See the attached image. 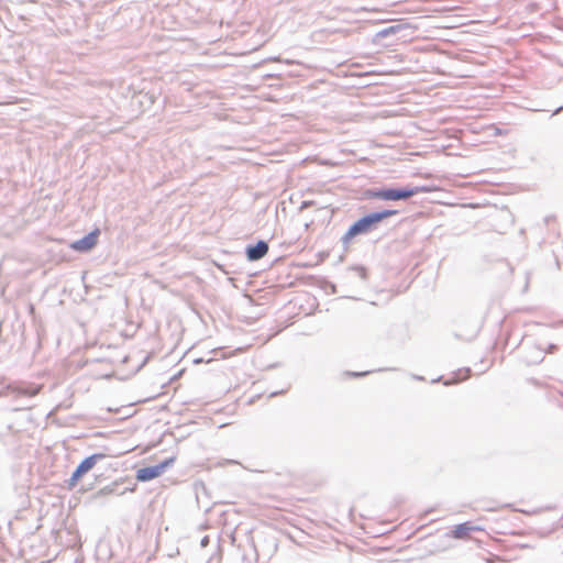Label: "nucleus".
Here are the masks:
<instances>
[{
	"label": "nucleus",
	"instance_id": "423d86ee",
	"mask_svg": "<svg viewBox=\"0 0 563 563\" xmlns=\"http://www.w3.org/2000/svg\"><path fill=\"white\" fill-rule=\"evenodd\" d=\"M269 250L268 242L265 240H257L256 243H250L245 246L244 253L249 262H256L262 260Z\"/></svg>",
	"mask_w": 563,
	"mask_h": 563
},
{
	"label": "nucleus",
	"instance_id": "2f4dec72",
	"mask_svg": "<svg viewBox=\"0 0 563 563\" xmlns=\"http://www.w3.org/2000/svg\"><path fill=\"white\" fill-rule=\"evenodd\" d=\"M561 323L563 324V320L561 321Z\"/></svg>",
	"mask_w": 563,
	"mask_h": 563
},
{
	"label": "nucleus",
	"instance_id": "0eeeda50",
	"mask_svg": "<svg viewBox=\"0 0 563 563\" xmlns=\"http://www.w3.org/2000/svg\"><path fill=\"white\" fill-rule=\"evenodd\" d=\"M41 390V386L38 385H16V383L14 384H10L8 386V391L10 395L14 396L15 398L16 397H34L35 395H37Z\"/></svg>",
	"mask_w": 563,
	"mask_h": 563
},
{
	"label": "nucleus",
	"instance_id": "aec40b11",
	"mask_svg": "<svg viewBox=\"0 0 563 563\" xmlns=\"http://www.w3.org/2000/svg\"><path fill=\"white\" fill-rule=\"evenodd\" d=\"M209 542H210V538H209V536H205V537L201 539L200 544H201V547H202V548H205V547H207V545L209 544Z\"/></svg>",
	"mask_w": 563,
	"mask_h": 563
},
{
	"label": "nucleus",
	"instance_id": "a211bd4d",
	"mask_svg": "<svg viewBox=\"0 0 563 563\" xmlns=\"http://www.w3.org/2000/svg\"><path fill=\"white\" fill-rule=\"evenodd\" d=\"M538 9H539V4H538V3H536V2H532V3H530V4L528 5V10H529L530 12H537V11H538Z\"/></svg>",
	"mask_w": 563,
	"mask_h": 563
},
{
	"label": "nucleus",
	"instance_id": "6e6552de",
	"mask_svg": "<svg viewBox=\"0 0 563 563\" xmlns=\"http://www.w3.org/2000/svg\"><path fill=\"white\" fill-rule=\"evenodd\" d=\"M483 528L473 525L471 521H465L454 526L451 530L450 536L454 539H465L474 531H482Z\"/></svg>",
	"mask_w": 563,
	"mask_h": 563
},
{
	"label": "nucleus",
	"instance_id": "6ab92c4d",
	"mask_svg": "<svg viewBox=\"0 0 563 563\" xmlns=\"http://www.w3.org/2000/svg\"><path fill=\"white\" fill-rule=\"evenodd\" d=\"M211 361H212V358H209V360H207V361H206V360H205V358H202V357H197V358H195V360L192 361V363H194V364H201V363H209V362H211Z\"/></svg>",
	"mask_w": 563,
	"mask_h": 563
},
{
	"label": "nucleus",
	"instance_id": "39448f33",
	"mask_svg": "<svg viewBox=\"0 0 563 563\" xmlns=\"http://www.w3.org/2000/svg\"><path fill=\"white\" fill-rule=\"evenodd\" d=\"M99 235L100 229L95 228L92 231L85 234L82 238L73 241L69 244V247L78 253H88L97 245Z\"/></svg>",
	"mask_w": 563,
	"mask_h": 563
},
{
	"label": "nucleus",
	"instance_id": "1a4fd4ad",
	"mask_svg": "<svg viewBox=\"0 0 563 563\" xmlns=\"http://www.w3.org/2000/svg\"><path fill=\"white\" fill-rule=\"evenodd\" d=\"M544 361V351L541 345L533 344L527 349L523 362L527 365H538Z\"/></svg>",
	"mask_w": 563,
	"mask_h": 563
},
{
	"label": "nucleus",
	"instance_id": "c85d7f7f",
	"mask_svg": "<svg viewBox=\"0 0 563 563\" xmlns=\"http://www.w3.org/2000/svg\"><path fill=\"white\" fill-rule=\"evenodd\" d=\"M214 560V556H211L207 563H213Z\"/></svg>",
	"mask_w": 563,
	"mask_h": 563
},
{
	"label": "nucleus",
	"instance_id": "412c9836",
	"mask_svg": "<svg viewBox=\"0 0 563 563\" xmlns=\"http://www.w3.org/2000/svg\"><path fill=\"white\" fill-rule=\"evenodd\" d=\"M552 220H554V216H548L544 218L545 224H549Z\"/></svg>",
	"mask_w": 563,
	"mask_h": 563
},
{
	"label": "nucleus",
	"instance_id": "b1692460",
	"mask_svg": "<svg viewBox=\"0 0 563 563\" xmlns=\"http://www.w3.org/2000/svg\"><path fill=\"white\" fill-rule=\"evenodd\" d=\"M562 110H563V107H562V106H561V107H559V108H556V109L554 110V112L552 113V115H555V114L560 113Z\"/></svg>",
	"mask_w": 563,
	"mask_h": 563
},
{
	"label": "nucleus",
	"instance_id": "9d476101",
	"mask_svg": "<svg viewBox=\"0 0 563 563\" xmlns=\"http://www.w3.org/2000/svg\"><path fill=\"white\" fill-rule=\"evenodd\" d=\"M162 474L159 467L155 464L139 468L135 473V478L141 483H145L157 478Z\"/></svg>",
	"mask_w": 563,
	"mask_h": 563
},
{
	"label": "nucleus",
	"instance_id": "cd10ccee",
	"mask_svg": "<svg viewBox=\"0 0 563 563\" xmlns=\"http://www.w3.org/2000/svg\"><path fill=\"white\" fill-rule=\"evenodd\" d=\"M196 497H197V499H199V488H198V485H196Z\"/></svg>",
	"mask_w": 563,
	"mask_h": 563
},
{
	"label": "nucleus",
	"instance_id": "5701e85b",
	"mask_svg": "<svg viewBox=\"0 0 563 563\" xmlns=\"http://www.w3.org/2000/svg\"><path fill=\"white\" fill-rule=\"evenodd\" d=\"M312 205V201H303L301 203V209L307 208L308 206Z\"/></svg>",
	"mask_w": 563,
	"mask_h": 563
},
{
	"label": "nucleus",
	"instance_id": "393cba45",
	"mask_svg": "<svg viewBox=\"0 0 563 563\" xmlns=\"http://www.w3.org/2000/svg\"><path fill=\"white\" fill-rule=\"evenodd\" d=\"M150 357H151V355L148 354V355L144 358V361L142 362V364H141V366H140V367H142L146 362H148Z\"/></svg>",
	"mask_w": 563,
	"mask_h": 563
},
{
	"label": "nucleus",
	"instance_id": "7ed1b4c3",
	"mask_svg": "<svg viewBox=\"0 0 563 563\" xmlns=\"http://www.w3.org/2000/svg\"><path fill=\"white\" fill-rule=\"evenodd\" d=\"M412 34V27L409 23L397 21L394 24L377 31L372 38V43L380 46H390L399 41H406Z\"/></svg>",
	"mask_w": 563,
	"mask_h": 563
},
{
	"label": "nucleus",
	"instance_id": "f8f14e48",
	"mask_svg": "<svg viewBox=\"0 0 563 563\" xmlns=\"http://www.w3.org/2000/svg\"><path fill=\"white\" fill-rule=\"evenodd\" d=\"M119 484L112 483L110 485L104 486L103 488L99 489L96 494L91 496L92 499H97L100 496H107V495H122L124 492H118Z\"/></svg>",
	"mask_w": 563,
	"mask_h": 563
},
{
	"label": "nucleus",
	"instance_id": "4be33fe9",
	"mask_svg": "<svg viewBox=\"0 0 563 563\" xmlns=\"http://www.w3.org/2000/svg\"><path fill=\"white\" fill-rule=\"evenodd\" d=\"M183 372H184V369L179 371L176 375H174V376L170 378V380L173 382V380L177 379V378L183 374Z\"/></svg>",
	"mask_w": 563,
	"mask_h": 563
},
{
	"label": "nucleus",
	"instance_id": "c756f323",
	"mask_svg": "<svg viewBox=\"0 0 563 563\" xmlns=\"http://www.w3.org/2000/svg\"><path fill=\"white\" fill-rule=\"evenodd\" d=\"M442 377H438L437 379H433L432 383L441 380Z\"/></svg>",
	"mask_w": 563,
	"mask_h": 563
},
{
	"label": "nucleus",
	"instance_id": "7c9ffc66",
	"mask_svg": "<svg viewBox=\"0 0 563 563\" xmlns=\"http://www.w3.org/2000/svg\"><path fill=\"white\" fill-rule=\"evenodd\" d=\"M275 366H277V365H276V364H271L268 367H269V368H273V367H275Z\"/></svg>",
	"mask_w": 563,
	"mask_h": 563
},
{
	"label": "nucleus",
	"instance_id": "f3484780",
	"mask_svg": "<svg viewBox=\"0 0 563 563\" xmlns=\"http://www.w3.org/2000/svg\"><path fill=\"white\" fill-rule=\"evenodd\" d=\"M143 98L146 99L148 104H153L155 102V96L153 93H144Z\"/></svg>",
	"mask_w": 563,
	"mask_h": 563
},
{
	"label": "nucleus",
	"instance_id": "20e7f679",
	"mask_svg": "<svg viewBox=\"0 0 563 563\" xmlns=\"http://www.w3.org/2000/svg\"><path fill=\"white\" fill-rule=\"evenodd\" d=\"M106 457L103 453H93L86 456L73 471L70 477L66 481L68 488H74L77 483L93 468V466Z\"/></svg>",
	"mask_w": 563,
	"mask_h": 563
},
{
	"label": "nucleus",
	"instance_id": "4468645a",
	"mask_svg": "<svg viewBox=\"0 0 563 563\" xmlns=\"http://www.w3.org/2000/svg\"><path fill=\"white\" fill-rule=\"evenodd\" d=\"M13 430L12 423H4L2 428L0 429V439H3L5 435H9L11 431Z\"/></svg>",
	"mask_w": 563,
	"mask_h": 563
},
{
	"label": "nucleus",
	"instance_id": "ddd939ff",
	"mask_svg": "<svg viewBox=\"0 0 563 563\" xmlns=\"http://www.w3.org/2000/svg\"><path fill=\"white\" fill-rule=\"evenodd\" d=\"M175 456H169L157 463V466L159 467L161 472L164 473L169 466H172L175 463Z\"/></svg>",
	"mask_w": 563,
	"mask_h": 563
},
{
	"label": "nucleus",
	"instance_id": "f03ea898",
	"mask_svg": "<svg viewBox=\"0 0 563 563\" xmlns=\"http://www.w3.org/2000/svg\"><path fill=\"white\" fill-rule=\"evenodd\" d=\"M435 186L430 185H421V186H413V185H404V186H396V185H386L380 187H372L367 188L364 192L365 197L367 199H376L380 201H408L410 198L422 192H431L435 190Z\"/></svg>",
	"mask_w": 563,
	"mask_h": 563
},
{
	"label": "nucleus",
	"instance_id": "9b49d317",
	"mask_svg": "<svg viewBox=\"0 0 563 563\" xmlns=\"http://www.w3.org/2000/svg\"><path fill=\"white\" fill-rule=\"evenodd\" d=\"M347 278H358L361 283L364 285L368 278V271L363 265H353L347 269Z\"/></svg>",
	"mask_w": 563,
	"mask_h": 563
},
{
	"label": "nucleus",
	"instance_id": "f257e3e1",
	"mask_svg": "<svg viewBox=\"0 0 563 563\" xmlns=\"http://www.w3.org/2000/svg\"><path fill=\"white\" fill-rule=\"evenodd\" d=\"M399 214L397 209H379L364 213L350 224L340 241L344 250H347L352 241L361 235H367L379 229L382 223L390 217Z\"/></svg>",
	"mask_w": 563,
	"mask_h": 563
},
{
	"label": "nucleus",
	"instance_id": "2eb2a0df",
	"mask_svg": "<svg viewBox=\"0 0 563 563\" xmlns=\"http://www.w3.org/2000/svg\"><path fill=\"white\" fill-rule=\"evenodd\" d=\"M369 373H372V371L347 372L346 375L350 377H353V378H360V377H364V376L368 375Z\"/></svg>",
	"mask_w": 563,
	"mask_h": 563
},
{
	"label": "nucleus",
	"instance_id": "dca6fc26",
	"mask_svg": "<svg viewBox=\"0 0 563 563\" xmlns=\"http://www.w3.org/2000/svg\"><path fill=\"white\" fill-rule=\"evenodd\" d=\"M559 350V346L554 343H550L545 349H543L544 354H553Z\"/></svg>",
	"mask_w": 563,
	"mask_h": 563
},
{
	"label": "nucleus",
	"instance_id": "a878e982",
	"mask_svg": "<svg viewBox=\"0 0 563 563\" xmlns=\"http://www.w3.org/2000/svg\"><path fill=\"white\" fill-rule=\"evenodd\" d=\"M199 487L201 488V490H202L203 493H206L207 488H206V486H205V484H203V483H200V484H199Z\"/></svg>",
	"mask_w": 563,
	"mask_h": 563
},
{
	"label": "nucleus",
	"instance_id": "bb28decb",
	"mask_svg": "<svg viewBox=\"0 0 563 563\" xmlns=\"http://www.w3.org/2000/svg\"><path fill=\"white\" fill-rule=\"evenodd\" d=\"M413 378L417 379V380H423L424 379L422 376H418V375H415Z\"/></svg>",
	"mask_w": 563,
	"mask_h": 563
}]
</instances>
